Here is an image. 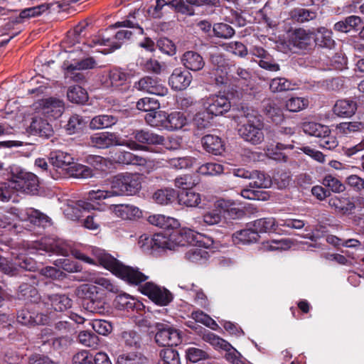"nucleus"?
Segmentation results:
<instances>
[{"instance_id": "nucleus-47", "label": "nucleus", "mask_w": 364, "mask_h": 364, "mask_svg": "<svg viewBox=\"0 0 364 364\" xmlns=\"http://www.w3.org/2000/svg\"><path fill=\"white\" fill-rule=\"evenodd\" d=\"M294 84L285 77H275L269 83V89L273 92L294 90Z\"/></svg>"}, {"instance_id": "nucleus-8", "label": "nucleus", "mask_w": 364, "mask_h": 364, "mask_svg": "<svg viewBox=\"0 0 364 364\" xmlns=\"http://www.w3.org/2000/svg\"><path fill=\"white\" fill-rule=\"evenodd\" d=\"M141 291L159 306H166L173 300V295L168 289L153 282H146L141 286Z\"/></svg>"}, {"instance_id": "nucleus-25", "label": "nucleus", "mask_w": 364, "mask_h": 364, "mask_svg": "<svg viewBox=\"0 0 364 364\" xmlns=\"http://www.w3.org/2000/svg\"><path fill=\"white\" fill-rule=\"evenodd\" d=\"M49 159L53 166L64 169H70L74 160L70 154L60 150L51 151Z\"/></svg>"}, {"instance_id": "nucleus-20", "label": "nucleus", "mask_w": 364, "mask_h": 364, "mask_svg": "<svg viewBox=\"0 0 364 364\" xmlns=\"http://www.w3.org/2000/svg\"><path fill=\"white\" fill-rule=\"evenodd\" d=\"M181 62L187 69L192 71L200 70L205 65L203 58L193 50L185 52L182 55Z\"/></svg>"}, {"instance_id": "nucleus-24", "label": "nucleus", "mask_w": 364, "mask_h": 364, "mask_svg": "<svg viewBox=\"0 0 364 364\" xmlns=\"http://www.w3.org/2000/svg\"><path fill=\"white\" fill-rule=\"evenodd\" d=\"M133 136L136 141L147 144H164L165 139L153 132L148 130H135Z\"/></svg>"}, {"instance_id": "nucleus-51", "label": "nucleus", "mask_w": 364, "mask_h": 364, "mask_svg": "<svg viewBox=\"0 0 364 364\" xmlns=\"http://www.w3.org/2000/svg\"><path fill=\"white\" fill-rule=\"evenodd\" d=\"M309 105V100L304 97H291L286 101L285 107L286 109L292 112H299L306 107Z\"/></svg>"}, {"instance_id": "nucleus-27", "label": "nucleus", "mask_w": 364, "mask_h": 364, "mask_svg": "<svg viewBox=\"0 0 364 364\" xmlns=\"http://www.w3.org/2000/svg\"><path fill=\"white\" fill-rule=\"evenodd\" d=\"M202 143L204 149L214 155H220L224 151V144L218 136L208 134L202 138Z\"/></svg>"}, {"instance_id": "nucleus-18", "label": "nucleus", "mask_w": 364, "mask_h": 364, "mask_svg": "<svg viewBox=\"0 0 364 364\" xmlns=\"http://www.w3.org/2000/svg\"><path fill=\"white\" fill-rule=\"evenodd\" d=\"M30 129L32 134L45 139L50 138L54 133L53 127L48 120L43 119L41 116H36L33 118Z\"/></svg>"}, {"instance_id": "nucleus-46", "label": "nucleus", "mask_w": 364, "mask_h": 364, "mask_svg": "<svg viewBox=\"0 0 364 364\" xmlns=\"http://www.w3.org/2000/svg\"><path fill=\"white\" fill-rule=\"evenodd\" d=\"M291 16L299 23H304L314 19L316 13L310 9L297 8L291 11Z\"/></svg>"}, {"instance_id": "nucleus-42", "label": "nucleus", "mask_w": 364, "mask_h": 364, "mask_svg": "<svg viewBox=\"0 0 364 364\" xmlns=\"http://www.w3.org/2000/svg\"><path fill=\"white\" fill-rule=\"evenodd\" d=\"M215 117L211 114L207 109H203L196 113L194 117L193 122L199 129L208 128L213 122Z\"/></svg>"}, {"instance_id": "nucleus-22", "label": "nucleus", "mask_w": 364, "mask_h": 364, "mask_svg": "<svg viewBox=\"0 0 364 364\" xmlns=\"http://www.w3.org/2000/svg\"><path fill=\"white\" fill-rule=\"evenodd\" d=\"M111 209L117 217L124 220H132L141 214L137 207L129 204L112 205Z\"/></svg>"}, {"instance_id": "nucleus-1", "label": "nucleus", "mask_w": 364, "mask_h": 364, "mask_svg": "<svg viewBox=\"0 0 364 364\" xmlns=\"http://www.w3.org/2000/svg\"><path fill=\"white\" fill-rule=\"evenodd\" d=\"M142 178L137 173H122L112 177L107 187L88 193L90 200L107 199L121 196H134L141 188Z\"/></svg>"}, {"instance_id": "nucleus-10", "label": "nucleus", "mask_w": 364, "mask_h": 364, "mask_svg": "<svg viewBox=\"0 0 364 364\" xmlns=\"http://www.w3.org/2000/svg\"><path fill=\"white\" fill-rule=\"evenodd\" d=\"M230 107V101L224 95H210L203 100V108L207 109L215 117L228 112Z\"/></svg>"}, {"instance_id": "nucleus-63", "label": "nucleus", "mask_w": 364, "mask_h": 364, "mask_svg": "<svg viewBox=\"0 0 364 364\" xmlns=\"http://www.w3.org/2000/svg\"><path fill=\"white\" fill-rule=\"evenodd\" d=\"M198 183V180L191 175L181 176L175 179V186L186 191L195 186Z\"/></svg>"}, {"instance_id": "nucleus-53", "label": "nucleus", "mask_w": 364, "mask_h": 364, "mask_svg": "<svg viewBox=\"0 0 364 364\" xmlns=\"http://www.w3.org/2000/svg\"><path fill=\"white\" fill-rule=\"evenodd\" d=\"M122 339L126 346L136 348L140 346L141 341L140 335L134 330L123 331L122 333Z\"/></svg>"}, {"instance_id": "nucleus-11", "label": "nucleus", "mask_w": 364, "mask_h": 364, "mask_svg": "<svg viewBox=\"0 0 364 364\" xmlns=\"http://www.w3.org/2000/svg\"><path fill=\"white\" fill-rule=\"evenodd\" d=\"M11 214L16 215L22 221H29L38 226L46 227L50 225V219L47 215L31 208L21 210L11 208Z\"/></svg>"}, {"instance_id": "nucleus-16", "label": "nucleus", "mask_w": 364, "mask_h": 364, "mask_svg": "<svg viewBox=\"0 0 364 364\" xmlns=\"http://www.w3.org/2000/svg\"><path fill=\"white\" fill-rule=\"evenodd\" d=\"M192 81V75L188 71L176 68L171 75L168 84L174 90H183L187 88Z\"/></svg>"}, {"instance_id": "nucleus-31", "label": "nucleus", "mask_w": 364, "mask_h": 364, "mask_svg": "<svg viewBox=\"0 0 364 364\" xmlns=\"http://www.w3.org/2000/svg\"><path fill=\"white\" fill-rule=\"evenodd\" d=\"M118 118L114 115L100 114L94 117L90 122V128L93 130L102 129L114 125Z\"/></svg>"}, {"instance_id": "nucleus-62", "label": "nucleus", "mask_w": 364, "mask_h": 364, "mask_svg": "<svg viewBox=\"0 0 364 364\" xmlns=\"http://www.w3.org/2000/svg\"><path fill=\"white\" fill-rule=\"evenodd\" d=\"M191 316L196 322L201 323L213 330H215L218 327L216 322L211 317L201 311L193 312Z\"/></svg>"}, {"instance_id": "nucleus-37", "label": "nucleus", "mask_w": 364, "mask_h": 364, "mask_svg": "<svg viewBox=\"0 0 364 364\" xmlns=\"http://www.w3.org/2000/svg\"><path fill=\"white\" fill-rule=\"evenodd\" d=\"M150 224L163 229L176 228L178 226V221L173 218L166 217L164 215H154L148 218Z\"/></svg>"}, {"instance_id": "nucleus-43", "label": "nucleus", "mask_w": 364, "mask_h": 364, "mask_svg": "<svg viewBox=\"0 0 364 364\" xmlns=\"http://www.w3.org/2000/svg\"><path fill=\"white\" fill-rule=\"evenodd\" d=\"M67 96L70 102L76 104H83L88 100L85 90L78 85L70 87L68 90Z\"/></svg>"}, {"instance_id": "nucleus-38", "label": "nucleus", "mask_w": 364, "mask_h": 364, "mask_svg": "<svg viewBox=\"0 0 364 364\" xmlns=\"http://www.w3.org/2000/svg\"><path fill=\"white\" fill-rule=\"evenodd\" d=\"M250 225L259 235V232H267L276 230V226L279 225L274 218H264L255 220Z\"/></svg>"}, {"instance_id": "nucleus-3", "label": "nucleus", "mask_w": 364, "mask_h": 364, "mask_svg": "<svg viewBox=\"0 0 364 364\" xmlns=\"http://www.w3.org/2000/svg\"><path fill=\"white\" fill-rule=\"evenodd\" d=\"M238 134L245 141L253 145L260 144L264 139L262 132L264 123L254 110L246 109L242 111Z\"/></svg>"}, {"instance_id": "nucleus-32", "label": "nucleus", "mask_w": 364, "mask_h": 364, "mask_svg": "<svg viewBox=\"0 0 364 364\" xmlns=\"http://www.w3.org/2000/svg\"><path fill=\"white\" fill-rule=\"evenodd\" d=\"M145 120L148 124L159 129H166L167 113L161 110H154L149 112L145 116Z\"/></svg>"}, {"instance_id": "nucleus-26", "label": "nucleus", "mask_w": 364, "mask_h": 364, "mask_svg": "<svg viewBox=\"0 0 364 364\" xmlns=\"http://www.w3.org/2000/svg\"><path fill=\"white\" fill-rule=\"evenodd\" d=\"M114 159L118 164L126 165L145 166L147 162L145 158L126 151L117 152Z\"/></svg>"}, {"instance_id": "nucleus-14", "label": "nucleus", "mask_w": 364, "mask_h": 364, "mask_svg": "<svg viewBox=\"0 0 364 364\" xmlns=\"http://www.w3.org/2000/svg\"><path fill=\"white\" fill-rule=\"evenodd\" d=\"M16 186V189L29 194H35L38 191L39 182L38 177L28 172L21 171L17 176V179L14 181Z\"/></svg>"}, {"instance_id": "nucleus-36", "label": "nucleus", "mask_w": 364, "mask_h": 364, "mask_svg": "<svg viewBox=\"0 0 364 364\" xmlns=\"http://www.w3.org/2000/svg\"><path fill=\"white\" fill-rule=\"evenodd\" d=\"M259 235L254 230L252 225L247 229L242 230L233 235V241L236 244H249L257 242Z\"/></svg>"}, {"instance_id": "nucleus-4", "label": "nucleus", "mask_w": 364, "mask_h": 364, "mask_svg": "<svg viewBox=\"0 0 364 364\" xmlns=\"http://www.w3.org/2000/svg\"><path fill=\"white\" fill-rule=\"evenodd\" d=\"M89 144L97 149H107L112 146H126L132 150H146V146L138 144L136 141H121L114 132H100L92 135Z\"/></svg>"}, {"instance_id": "nucleus-64", "label": "nucleus", "mask_w": 364, "mask_h": 364, "mask_svg": "<svg viewBox=\"0 0 364 364\" xmlns=\"http://www.w3.org/2000/svg\"><path fill=\"white\" fill-rule=\"evenodd\" d=\"M73 364H94L93 355L87 350L76 353L72 359Z\"/></svg>"}, {"instance_id": "nucleus-7", "label": "nucleus", "mask_w": 364, "mask_h": 364, "mask_svg": "<svg viewBox=\"0 0 364 364\" xmlns=\"http://www.w3.org/2000/svg\"><path fill=\"white\" fill-rule=\"evenodd\" d=\"M156 333L155 342L160 346H177L181 341V334L178 330L167 323H156Z\"/></svg>"}, {"instance_id": "nucleus-30", "label": "nucleus", "mask_w": 364, "mask_h": 364, "mask_svg": "<svg viewBox=\"0 0 364 364\" xmlns=\"http://www.w3.org/2000/svg\"><path fill=\"white\" fill-rule=\"evenodd\" d=\"M68 206L73 209L75 218H78L80 215L78 213L82 210L85 211L90 212L91 210L103 211L105 206L97 202H88L85 200L73 201L68 204Z\"/></svg>"}, {"instance_id": "nucleus-19", "label": "nucleus", "mask_w": 364, "mask_h": 364, "mask_svg": "<svg viewBox=\"0 0 364 364\" xmlns=\"http://www.w3.org/2000/svg\"><path fill=\"white\" fill-rule=\"evenodd\" d=\"M169 237L171 250H175L176 247L193 245L196 241L195 234L191 230H173Z\"/></svg>"}, {"instance_id": "nucleus-34", "label": "nucleus", "mask_w": 364, "mask_h": 364, "mask_svg": "<svg viewBox=\"0 0 364 364\" xmlns=\"http://www.w3.org/2000/svg\"><path fill=\"white\" fill-rule=\"evenodd\" d=\"M362 23L361 18L358 16H350L344 20L340 21L334 24L335 31L348 33L351 30H357Z\"/></svg>"}, {"instance_id": "nucleus-5", "label": "nucleus", "mask_w": 364, "mask_h": 364, "mask_svg": "<svg viewBox=\"0 0 364 364\" xmlns=\"http://www.w3.org/2000/svg\"><path fill=\"white\" fill-rule=\"evenodd\" d=\"M95 60L92 58H87L81 60L65 61L62 65L65 78L75 82H82L85 80L82 70L92 69L95 66Z\"/></svg>"}, {"instance_id": "nucleus-13", "label": "nucleus", "mask_w": 364, "mask_h": 364, "mask_svg": "<svg viewBox=\"0 0 364 364\" xmlns=\"http://www.w3.org/2000/svg\"><path fill=\"white\" fill-rule=\"evenodd\" d=\"M290 45L299 51H309L314 47L312 33L304 28L295 29L289 38Z\"/></svg>"}, {"instance_id": "nucleus-33", "label": "nucleus", "mask_w": 364, "mask_h": 364, "mask_svg": "<svg viewBox=\"0 0 364 364\" xmlns=\"http://www.w3.org/2000/svg\"><path fill=\"white\" fill-rule=\"evenodd\" d=\"M177 194L171 188H161L156 191L152 196L153 200L158 204L166 205L172 203L176 198Z\"/></svg>"}, {"instance_id": "nucleus-28", "label": "nucleus", "mask_w": 364, "mask_h": 364, "mask_svg": "<svg viewBox=\"0 0 364 364\" xmlns=\"http://www.w3.org/2000/svg\"><path fill=\"white\" fill-rule=\"evenodd\" d=\"M328 205L336 212L346 213L355 209V205L348 198L333 196L329 198Z\"/></svg>"}, {"instance_id": "nucleus-2", "label": "nucleus", "mask_w": 364, "mask_h": 364, "mask_svg": "<svg viewBox=\"0 0 364 364\" xmlns=\"http://www.w3.org/2000/svg\"><path fill=\"white\" fill-rule=\"evenodd\" d=\"M97 259L102 267L130 284L139 285L148 279L138 268L123 264L104 250L97 252Z\"/></svg>"}, {"instance_id": "nucleus-12", "label": "nucleus", "mask_w": 364, "mask_h": 364, "mask_svg": "<svg viewBox=\"0 0 364 364\" xmlns=\"http://www.w3.org/2000/svg\"><path fill=\"white\" fill-rule=\"evenodd\" d=\"M134 87L140 91L150 94L165 96L168 89L158 77L145 76L134 83Z\"/></svg>"}, {"instance_id": "nucleus-44", "label": "nucleus", "mask_w": 364, "mask_h": 364, "mask_svg": "<svg viewBox=\"0 0 364 364\" xmlns=\"http://www.w3.org/2000/svg\"><path fill=\"white\" fill-rule=\"evenodd\" d=\"M18 297L31 302H36L39 299V295L36 287L23 283L19 287Z\"/></svg>"}, {"instance_id": "nucleus-56", "label": "nucleus", "mask_w": 364, "mask_h": 364, "mask_svg": "<svg viewBox=\"0 0 364 364\" xmlns=\"http://www.w3.org/2000/svg\"><path fill=\"white\" fill-rule=\"evenodd\" d=\"M136 107L139 110L148 112L149 113L159 109L160 107V104L155 98L144 97L137 102Z\"/></svg>"}, {"instance_id": "nucleus-6", "label": "nucleus", "mask_w": 364, "mask_h": 364, "mask_svg": "<svg viewBox=\"0 0 364 364\" xmlns=\"http://www.w3.org/2000/svg\"><path fill=\"white\" fill-rule=\"evenodd\" d=\"M232 174L239 178L248 179L249 186L252 188H267L272 184L270 177L257 170H248L245 168H233Z\"/></svg>"}, {"instance_id": "nucleus-9", "label": "nucleus", "mask_w": 364, "mask_h": 364, "mask_svg": "<svg viewBox=\"0 0 364 364\" xmlns=\"http://www.w3.org/2000/svg\"><path fill=\"white\" fill-rule=\"evenodd\" d=\"M38 113L48 119L59 118L65 110L64 102L55 97L42 99L38 102Z\"/></svg>"}, {"instance_id": "nucleus-59", "label": "nucleus", "mask_w": 364, "mask_h": 364, "mask_svg": "<svg viewBox=\"0 0 364 364\" xmlns=\"http://www.w3.org/2000/svg\"><path fill=\"white\" fill-rule=\"evenodd\" d=\"M49 9L48 4H41L37 6L26 8L22 10L19 15L21 18H30L42 14L44 11Z\"/></svg>"}, {"instance_id": "nucleus-29", "label": "nucleus", "mask_w": 364, "mask_h": 364, "mask_svg": "<svg viewBox=\"0 0 364 364\" xmlns=\"http://www.w3.org/2000/svg\"><path fill=\"white\" fill-rule=\"evenodd\" d=\"M48 304L55 311H64L72 306V300L65 294H52L48 297Z\"/></svg>"}, {"instance_id": "nucleus-23", "label": "nucleus", "mask_w": 364, "mask_h": 364, "mask_svg": "<svg viewBox=\"0 0 364 364\" xmlns=\"http://www.w3.org/2000/svg\"><path fill=\"white\" fill-rule=\"evenodd\" d=\"M314 42L318 47L327 49H332L335 45L332 31L324 27L317 29L314 37Z\"/></svg>"}, {"instance_id": "nucleus-57", "label": "nucleus", "mask_w": 364, "mask_h": 364, "mask_svg": "<svg viewBox=\"0 0 364 364\" xmlns=\"http://www.w3.org/2000/svg\"><path fill=\"white\" fill-rule=\"evenodd\" d=\"M215 36L222 38H230L235 35V30L228 24L224 23H215L213 28Z\"/></svg>"}, {"instance_id": "nucleus-58", "label": "nucleus", "mask_w": 364, "mask_h": 364, "mask_svg": "<svg viewBox=\"0 0 364 364\" xmlns=\"http://www.w3.org/2000/svg\"><path fill=\"white\" fill-rule=\"evenodd\" d=\"M266 114L272 121L276 124L282 122L284 119L283 112L274 103H268L265 106Z\"/></svg>"}, {"instance_id": "nucleus-54", "label": "nucleus", "mask_w": 364, "mask_h": 364, "mask_svg": "<svg viewBox=\"0 0 364 364\" xmlns=\"http://www.w3.org/2000/svg\"><path fill=\"white\" fill-rule=\"evenodd\" d=\"M186 357L187 360L192 363H197L200 360H205L209 358V355L205 350L196 348L188 347L186 350Z\"/></svg>"}, {"instance_id": "nucleus-39", "label": "nucleus", "mask_w": 364, "mask_h": 364, "mask_svg": "<svg viewBox=\"0 0 364 364\" xmlns=\"http://www.w3.org/2000/svg\"><path fill=\"white\" fill-rule=\"evenodd\" d=\"M304 133L320 139L322 135L328 132V127L314 122H305L302 124Z\"/></svg>"}, {"instance_id": "nucleus-55", "label": "nucleus", "mask_w": 364, "mask_h": 364, "mask_svg": "<svg viewBox=\"0 0 364 364\" xmlns=\"http://www.w3.org/2000/svg\"><path fill=\"white\" fill-rule=\"evenodd\" d=\"M78 341L85 346L95 348L98 345L99 338L92 332L82 331H80L78 334Z\"/></svg>"}, {"instance_id": "nucleus-40", "label": "nucleus", "mask_w": 364, "mask_h": 364, "mask_svg": "<svg viewBox=\"0 0 364 364\" xmlns=\"http://www.w3.org/2000/svg\"><path fill=\"white\" fill-rule=\"evenodd\" d=\"M166 129L175 130L181 129L187 123V119L183 114L180 112H173L169 114H167Z\"/></svg>"}, {"instance_id": "nucleus-41", "label": "nucleus", "mask_w": 364, "mask_h": 364, "mask_svg": "<svg viewBox=\"0 0 364 364\" xmlns=\"http://www.w3.org/2000/svg\"><path fill=\"white\" fill-rule=\"evenodd\" d=\"M178 200L187 207H197L201 202V197L198 193L191 190L183 191L178 195Z\"/></svg>"}, {"instance_id": "nucleus-45", "label": "nucleus", "mask_w": 364, "mask_h": 364, "mask_svg": "<svg viewBox=\"0 0 364 364\" xmlns=\"http://www.w3.org/2000/svg\"><path fill=\"white\" fill-rule=\"evenodd\" d=\"M159 364H181L178 351L171 348L162 349L159 353Z\"/></svg>"}, {"instance_id": "nucleus-35", "label": "nucleus", "mask_w": 364, "mask_h": 364, "mask_svg": "<svg viewBox=\"0 0 364 364\" xmlns=\"http://www.w3.org/2000/svg\"><path fill=\"white\" fill-rule=\"evenodd\" d=\"M209 257V254L205 248L200 246H191L186 252L185 258L194 263H204Z\"/></svg>"}, {"instance_id": "nucleus-15", "label": "nucleus", "mask_w": 364, "mask_h": 364, "mask_svg": "<svg viewBox=\"0 0 364 364\" xmlns=\"http://www.w3.org/2000/svg\"><path fill=\"white\" fill-rule=\"evenodd\" d=\"M17 320L25 326L45 325L48 323L49 316L23 309L18 312Z\"/></svg>"}, {"instance_id": "nucleus-60", "label": "nucleus", "mask_w": 364, "mask_h": 364, "mask_svg": "<svg viewBox=\"0 0 364 364\" xmlns=\"http://www.w3.org/2000/svg\"><path fill=\"white\" fill-rule=\"evenodd\" d=\"M222 209L215 208L206 211L203 215L204 223L208 225L218 224L222 220Z\"/></svg>"}, {"instance_id": "nucleus-50", "label": "nucleus", "mask_w": 364, "mask_h": 364, "mask_svg": "<svg viewBox=\"0 0 364 364\" xmlns=\"http://www.w3.org/2000/svg\"><path fill=\"white\" fill-rule=\"evenodd\" d=\"M224 171L223 166L217 163H206L200 166L197 171L201 175L216 176L222 173Z\"/></svg>"}, {"instance_id": "nucleus-21", "label": "nucleus", "mask_w": 364, "mask_h": 364, "mask_svg": "<svg viewBox=\"0 0 364 364\" xmlns=\"http://www.w3.org/2000/svg\"><path fill=\"white\" fill-rule=\"evenodd\" d=\"M356 110V102L348 99L336 101L333 107V113L339 117H350L355 113Z\"/></svg>"}, {"instance_id": "nucleus-48", "label": "nucleus", "mask_w": 364, "mask_h": 364, "mask_svg": "<svg viewBox=\"0 0 364 364\" xmlns=\"http://www.w3.org/2000/svg\"><path fill=\"white\" fill-rule=\"evenodd\" d=\"M232 72L230 65L220 68H213L210 73L211 78L218 85L226 84L228 81V73Z\"/></svg>"}, {"instance_id": "nucleus-49", "label": "nucleus", "mask_w": 364, "mask_h": 364, "mask_svg": "<svg viewBox=\"0 0 364 364\" xmlns=\"http://www.w3.org/2000/svg\"><path fill=\"white\" fill-rule=\"evenodd\" d=\"M363 129L364 124L360 122H342L336 126L337 131L345 135L361 131Z\"/></svg>"}, {"instance_id": "nucleus-17", "label": "nucleus", "mask_w": 364, "mask_h": 364, "mask_svg": "<svg viewBox=\"0 0 364 364\" xmlns=\"http://www.w3.org/2000/svg\"><path fill=\"white\" fill-rule=\"evenodd\" d=\"M85 308L88 311L100 315H107L112 312V309L105 299L98 295H93L85 301Z\"/></svg>"}, {"instance_id": "nucleus-61", "label": "nucleus", "mask_w": 364, "mask_h": 364, "mask_svg": "<svg viewBox=\"0 0 364 364\" xmlns=\"http://www.w3.org/2000/svg\"><path fill=\"white\" fill-rule=\"evenodd\" d=\"M91 325L95 332L102 336H107L112 331V323L104 319H95Z\"/></svg>"}, {"instance_id": "nucleus-52", "label": "nucleus", "mask_w": 364, "mask_h": 364, "mask_svg": "<svg viewBox=\"0 0 364 364\" xmlns=\"http://www.w3.org/2000/svg\"><path fill=\"white\" fill-rule=\"evenodd\" d=\"M132 36V32L129 30H121L117 32L114 39H111V51L118 49L121 46L130 40Z\"/></svg>"}]
</instances>
